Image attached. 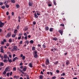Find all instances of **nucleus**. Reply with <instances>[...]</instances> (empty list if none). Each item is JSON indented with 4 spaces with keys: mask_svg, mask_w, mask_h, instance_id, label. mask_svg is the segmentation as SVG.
I'll list each match as a JSON object with an SVG mask.
<instances>
[{
    "mask_svg": "<svg viewBox=\"0 0 79 79\" xmlns=\"http://www.w3.org/2000/svg\"><path fill=\"white\" fill-rule=\"evenodd\" d=\"M13 71H16V67H14L13 68Z\"/></svg>",
    "mask_w": 79,
    "mask_h": 79,
    "instance_id": "obj_33",
    "label": "nucleus"
},
{
    "mask_svg": "<svg viewBox=\"0 0 79 79\" xmlns=\"http://www.w3.org/2000/svg\"><path fill=\"white\" fill-rule=\"evenodd\" d=\"M53 28H51L49 29V31L50 32H52V31H53Z\"/></svg>",
    "mask_w": 79,
    "mask_h": 79,
    "instance_id": "obj_18",
    "label": "nucleus"
},
{
    "mask_svg": "<svg viewBox=\"0 0 79 79\" xmlns=\"http://www.w3.org/2000/svg\"><path fill=\"white\" fill-rule=\"evenodd\" d=\"M8 20H10V15L8 16Z\"/></svg>",
    "mask_w": 79,
    "mask_h": 79,
    "instance_id": "obj_46",
    "label": "nucleus"
},
{
    "mask_svg": "<svg viewBox=\"0 0 79 79\" xmlns=\"http://www.w3.org/2000/svg\"><path fill=\"white\" fill-rule=\"evenodd\" d=\"M11 33L10 32L7 34V35H6V38H8V37H11Z\"/></svg>",
    "mask_w": 79,
    "mask_h": 79,
    "instance_id": "obj_1",
    "label": "nucleus"
},
{
    "mask_svg": "<svg viewBox=\"0 0 79 79\" xmlns=\"http://www.w3.org/2000/svg\"><path fill=\"white\" fill-rule=\"evenodd\" d=\"M17 32H18V30H15L14 31V33L15 34H16L17 33Z\"/></svg>",
    "mask_w": 79,
    "mask_h": 79,
    "instance_id": "obj_25",
    "label": "nucleus"
},
{
    "mask_svg": "<svg viewBox=\"0 0 79 79\" xmlns=\"http://www.w3.org/2000/svg\"><path fill=\"white\" fill-rule=\"evenodd\" d=\"M45 63L46 65H48V64H50V62L49 61V60L48 59H47L45 61Z\"/></svg>",
    "mask_w": 79,
    "mask_h": 79,
    "instance_id": "obj_2",
    "label": "nucleus"
},
{
    "mask_svg": "<svg viewBox=\"0 0 79 79\" xmlns=\"http://www.w3.org/2000/svg\"><path fill=\"white\" fill-rule=\"evenodd\" d=\"M60 26H62V27H64V24H61Z\"/></svg>",
    "mask_w": 79,
    "mask_h": 79,
    "instance_id": "obj_50",
    "label": "nucleus"
},
{
    "mask_svg": "<svg viewBox=\"0 0 79 79\" xmlns=\"http://www.w3.org/2000/svg\"><path fill=\"white\" fill-rule=\"evenodd\" d=\"M53 2L54 5H56V2L54 0L53 1Z\"/></svg>",
    "mask_w": 79,
    "mask_h": 79,
    "instance_id": "obj_35",
    "label": "nucleus"
},
{
    "mask_svg": "<svg viewBox=\"0 0 79 79\" xmlns=\"http://www.w3.org/2000/svg\"><path fill=\"white\" fill-rule=\"evenodd\" d=\"M17 69L19 71H20L21 72H22L21 70L19 68H18Z\"/></svg>",
    "mask_w": 79,
    "mask_h": 79,
    "instance_id": "obj_28",
    "label": "nucleus"
},
{
    "mask_svg": "<svg viewBox=\"0 0 79 79\" xmlns=\"http://www.w3.org/2000/svg\"><path fill=\"white\" fill-rule=\"evenodd\" d=\"M28 5L29 6H32L33 5V2H29Z\"/></svg>",
    "mask_w": 79,
    "mask_h": 79,
    "instance_id": "obj_3",
    "label": "nucleus"
},
{
    "mask_svg": "<svg viewBox=\"0 0 79 79\" xmlns=\"http://www.w3.org/2000/svg\"><path fill=\"white\" fill-rule=\"evenodd\" d=\"M61 76H65V73H62V74H61Z\"/></svg>",
    "mask_w": 79,
    "mask_h": 79,
    "instance_id": "obj_39",
    "label": "nucleus"
},
{
    "mask_svg": "<svg viewBox=\"0 0 79 79\" xmlns=\"http://www.w3.org/2000/svg\"><path fill=\"white\" fill-rule=\"evenodd\" d=\"M16 6L17 8H19V4L16 5Z\"/></svg>",
    "mask_w": 79,
    "mask_h": 79,
    "instance_id": "obj_24",
    "label": "nucleus"
},
{
    "mask_svg": "<svg viewBox=\"0 0 79 79\" xmlns=\"http://www.w3.org/2000/svg\"><path fill=\"white\" fill-rule=\"evenodd\" d=\"M13 73V72H10V76H12V74Z\"/></svg>",
    "mask_w": 79,
    "mask_h": 79,
    "instance_id": "obj_58",
    "label": "nucleus"
},
{
    "mask_svg": "<svg viewBox=\"0 0 79 79\" xmlns=\"http://www.w3.org/2000/svg\"><path fill=\"white\" fill-rule=\"evenodd\" d=\"M38 17H39V16H38L37 15V14H36V13H35V17L37 18H38Z\"/></svg>",
    "mask_w": 79,
    "mask_h": 79,
    "instance_id": "obj_15",
    "label": "nucleus"
},
{
    "mask_svg": "<svg viewBox=\"0 0 79 79\" xmlns=\"http://www.w3.org/2000/svg\"><path fill=\"white\" fill-rule=\"evenodd\" d=\"M58 63V61H57L56 62L54 63L55 64H57Z\"/></svg>",
    "mask_w": 79,
    "mask_h": 79,
    "instance_id": "obj_44",
    "label": "nucleus"
},
{
    "mask_svg": "<svg viewBox=\"0 0 79 79\" xmlns=\"http://www.w3.org/2000/svg\"><path fill=\"white\" fill-rule=\"evenodd\" d=\"M28 29L27 28H25L24 29V31H27Z\"/></svg>",
    "mask_w": 79,
    "mask_h": 79,
    "instance_id": "obj_29",
    "label": "nucleus"
},
{
    "mask_svg": "<svg viewBox=\"0 0 79 79\" xmlns=\"http://www.w3.org/2000/svg\"><path fill=\"white\" fill-rule=\"evenodd\" d=\"M37 52L36 51L34 52V54H35V55L37 54Z\"/></svg>",
    "mask_w": 79,
    "mask_h": 79,
    "instance_id": "obj_51",
    "label": "nucleus"
},
{
    "mask_svg": "<svg viewBox=\"0 0 79 79\" xmlns=\"http://www.w3.org/2000/svg\"><path fill=\"white\" fill-rule=\"evenodd\" d=\"M26 69H27V67L26 66H24V68L23 69V71H26Z\"/></svg>",
    "mask_w": 79,
    "mask_h": 79,
    "instance_id": "obj_8",
    "label": "nucleus"
},
{
    "mask_svg": "<svg viewBox=\"0 0 79 79\" xmlns=\"http://www.w3.org/2000/svg\"><path fill=\"white\" fill-rule=\"evenodd\" d=\"M45 29L46 31H48L49 29V27H46L45 28Z\"/></svg>",
    "mask_w": 79,
    "mask_h": 79,
    "instance_id": "obj_13",
    "label": "nucleus"
},
{
    "mask_svg": "<svg viewBox=\"0 0 79 79\" xmlns=\"http://www.w3.org/2000/svg\"><path fill=\"white\" fill-rule=\"evenodd\" d=\"M55 77H52V79H55Z\"/></svg>",
    "mask_w": 79,
    "mask_h": 79,
    "instance_id": "obj_64",
    "label": "nucleus"
},
{
    "mask_svg": "<svg viewBox=\"0 0 79 79\" xmlns=\"http://www.w3.org/2000/svg\"><path fill=\"white\" fill-rule=\"evenodd\" d=\"M37 56H38V55H37V54H35L34 55V57H35V58H37Z\"/></svg>",
    "mask_w": 79,
    "mask_h": 79,
    "instance_id": "obj_23",
    "label": "nucleus"
},
{
    "mask_svg": "<svg viewBox=\"0 0 79 79\" xmlns=\"http://www.w3.org/2000/svg\"><path fill=\"white\" fill-rule=\"evenodd\" d=\"M52 39L54 40H55V41L57 40V38H56V37H54V38H53Z\"/></svg>",
    "mask_w": 79,
    "mask_h": 79,
    "instance_id": "obj_20",
    "label": "nucleus"
},
{
    "mask_svg": "<svg viewBox=\"0 0 79 79\" xmlns=\"http://www.w3.org/2000/svg\"><path fill=\"white\" fill-rule=\"evenodd\" d=\"M5 25V23H0V27H2Z\"/></svg>",
    "mask_w": 79,
    "mask_h": 79,
    "instance_id": "obj_5",
    "label": "nucleus"
},
{
    "mask_svg": "<svg viewBox=\"0 0 79 79\" xmlns=\"http://www.w3.org/2000/svg\"><path fill=\"white\" fill-rule=\"evenodd\" d=\"M13 49L15 51H17V50H18V47L16 46H14Z\"/></svg>",
    "mask_w": 79,
    "mask_h": 79,
    "instance_id": "obj_6",
    "label": "nucleus"
},
{
    "mask_svg": "<svg viewBox=\"0 0 79 79\" xmlns=\"http://www.w3.org/2000/svg\"><path fill=\"white\" fill-rule=\"evenodd\" d=\"M3 3H4V4H5V5H7V4H8V1H5Z\"/></svg>",
    "mask_w": 79,
    "mask_h": 79,
    "instance_id": "obj_11",
    "label": "nucleus"
},
{
    "mask_svg": "<svg viewBox=\"0 0 79 79\" xmlns=\"http://www.w3.org/2000/svg\"><path fill=\"white\" fill-rule=\"evenodd\" d=\"M14 12H12V13H11V15H14Z\"/></svg>",
    "mask_w": 79,
    "mask_h": 79,
    "instance_id": "obj_63",
    "label": "nucleus"
},
{
    "mask_svg": "<svg viewBox=\"0 0 79 79\" xmlns=\"http://www.w3.org/2000/svg\"><path fill=\"white\" fill-rule=\"evenodd\" d=\"M9 63H11V62H12V60L11 59L9 60Z\"/></svg>",
    "mask_w": 79,
    "mask_h": 79,
    "instance_id": "obj_41",
    "label": "nucleus"
},
{
    "mask_svg": "<svg viewBox=\"0 0 79 79\" xmlns=\"http://www.w3.org/2000/svg\"><path fill=\"white\" fill-rule=\"evenodd\" d=\"M29 43V42L28 40H27L25 41V44H27V45H28V44Z\"/></svg>",
    "mask_w": 79,
    "mask_h": 79,
    "instance_id": "obj_14",
    "label": "nucleus"
},
{
    "mask_svg": "<svg viewBox=\"0 0 79 79\" xmlns=\"http://www.w3.org/2000/svg\"><path fill=\"white\" fill-rule=\"evenodd\" d=\"M35 50V47H32V50Z\"/></svg>",
    "mask_w": 79,
    "mask_h": 79,
    "instance_id": "obj_27",
    "label": "nucleus"
},
{
    "mask_svg": "<svg viewBox=\"0 0 79 79\" xmlns=\"http://www.w3.org/2000/svg\"><path fill=\"white\" fill-rule=\"evenodd\" d=\"M26 58V57H25V56H23L22 57V60H24L25 59V58Z\"/></svg>",
    "mask_w": 79,
    "mask_h": 79,
    "instance_id": "obj_31",
    "label": "nucleus"
},
{
    "mask_svg": "<svg viewBox=\"0 0 79 79\" xmlns=\"http://www.w3.org/2000/svg\"><path fill=\"white\" fill-rule=\"evenodd\" d=\"M19 44H23V41H20L19 43Z\"/></svg>",
    "mask_w": 79,
    "mask_h": 79,
    "instance_id": "obj_48",
    "label": "nucleus"
},
{
    "mask_svg": "<svg viewBox=\"0 0 79 79\" xmlns=\"http://www.w3.org/2000/svg\"><path fill=\"white\" fill-rule=\"evenodd\" d=\"M4 51V50H3H3H1L0 52L1 53H4V51Z\"/></svg>",
    "mask_w": 79,
    "mask_h": 79,
    "instance_id": "obj_47",
    "label": "nucleus"
},
{
    "mask_svg": "<svg viewBox=\"0 0 79 79\" xmlns=\"http://www.w3.org/2000/svg\"><path fill=\"white\" fill-rule=\"evenodd\" d=\"M24 37L23 36L22 38V40H24Z\"/></svg>",
    "mask_w": 79,
    "mask_h": 79,
    "instance_id": "obj_60",
    "label": "nucleus"
},
{
    "mask_svg": "<svg viewBox=\"0 0 79 79\" xmlns=\"http://www.w3.org/2000/svg\"><path fill=\"white\" fill-rule=\"evenodd\" d=\"M24 39L25 40H27V36H25Z\"/></svg>",
    "mask_w": 79,
    "mask_h": 79,
    "instance_id": "obj_34",
    "label": "nucleus"
},
{
    "mask_svg": "<svg viewBox=\"0 0 79 79\" xmlns=\"http://www.w3.org/2000/svg\"><path fill=\"white\" fill-rule=\"evenodd\" d=\"M10 75V73H7V77H9V75Z\"/></svg>",
    "mask_w": 79,
    "mask_h": 79,
    "instance_id": "obj_42",
    "label": "nucleus"
},
{
    "mask_svg": "<svg viewBox=\"0 0 79 79\" xmlns=\"http://www.w3.org/2000/svg\"><path fill=\"white\" fill-rule=\"evenodd\" d=\"M6 14L7 15H9V12H7L6 13Z\"/></svg>",
    "mask_w": 79,
    "mask_h": 79,
    "instance_id": "obj_62",
    "label": "nucleus"
},
{
    "mask_svg": "<svg viewBox=\"0 0 79 79\" xmlns=\"http://www.w3.org/2000/svg\"><path fill=\"white\" fill-rule=\"evenodd\" d=\"M56 73H60V71H59V70H57Z\"/></svg>",
    "mask_w": 79,
    "mask_h": 79,
    "instance_id": "obj_59",
    "label": "nucleus"
},
{
    "mask_svg": "<svg viewBox=\"0 0 79 79\" xmlns=\"http://www.w3.org/2000/svg\"><path fill=\"white\" fill-rule=\"evenodd\" d=\"M8 58V56L6 54H5L4 56V58H5L6 59Z\"/></svg>",
    "mask_w": 79,
    "mask_h": 79,
    "instance_id": "obj_12",
    "label": "nucleus"
},
{
    "mask_svg": "<svg viewBox=\"0 0 79 79\" xmlns=\"http://www.w3.org/2000/svg\"><path fill=\"white\" fill-rule=\"evenodd\" d=\"M43 47L44 48H46V46L44 44L43 45Z\"/></svg>",
    "mask_w": 79,
    "mask_h": 79,
    "instance_id": "obj_61",
    "label": "nucleus"
},
{
    "mask_svg": "<svg viewBox=\"0 0 79 79\" xmlns=\"http://www.w3.org/2000/svg\"><path fill=\"white\" fill-rule=\"evenodd\" d=\"M23 63L21 62V63H20V64H19V65H20V66H22V65H23Z\"/></svg>",
    "mask_w": 79,
    "mask_h": 79,
    "instance_id": "obj_53",
    "label": "nucleus"
},
{
    "mask_svg": "<svg viewBox=\"0 0 79 79\" xmlns=\"http://www.w3.org/2000/svg\"><path fill=\"white\" fill-rule=\"evenodd\" d=\"M16 35L13 34L12 35V37L15 38V37H16Z\"/></svg>",
    "mask_w": 79,
    "mask_h": 79,
    "instance_id": "obj_19",
    "label": "nucleus"
},
{
    "mask_svg": "<svg viewBox=\"0 0 79 79\" xmlns=\"http://www.w3.org/2000/svg\"><path fill=\"white\" fill-rule=\"evenodd\" d=\"M21 39V36H20V37H18V40H20Z\"/></svg>",
    "mask_w": 79,
    "mask_h": 79,
    "instance_id": "obj_40",
    "label": "nucleus"
},
{
    "mask_svg": "<svg viewBox=\"0 0 79 79\" xmlns=\"http://www.w3.org/2000/svg\"><path fill=\"white\" fill-rule=\"evenodd\" d=\"M6 72L5 71H4L3 73V74H4V75H5V74H6Z\"/></svg>",
    "mask_w": 79,
    "mask_h": 79,
    "instance_id": "obj_30",
    "label": "nucleus"
},
{
    "mask_svg": "<svg viewBox=\"0 0 79 79\" xmlns=\"http://www.w3.org/2000/svg\"><path fill=\"white\" fill-rule=\"evenodd\" d=\"M29 67H30V68H32V67H33V66H32V63H30L29 64Z\"/></svg>",
    "mask_w": 79,
    "mask_h": 79,
    "instance_id": "obj_10",
    "label": "nucleus"
},
{
    "mask_svg": "<svg viewBox=\"0 0 79 79\" xmlns=\"http://www.w3.org/2000/svg\"><path fill=\"white\" fill-rule=\"evenodd\" d=\"M30 44H33L34 43V41L33 40H31L30 41Z\"/></svg>",
    "mask_w": 79,
    "mask_h": 79,
    "instance_id": "obj_17",
    "label": "nucleus"
},
{
    "mask_svg": "<svg viewBox=\"0 0 79 79\" xmlns=\"http://www.w3.org/2000/svg\"><path fill=\"white\" fill-rule=\"evenodd\" d=\"M4 44H5V43H4V42L3 41H2L1 42V45H4Z\"/></svg>",
    "mask_w": 79,
    "mask_h": 79,
    "instance_id": "obj_32",
    "label": "nucleus"
},
{
    "mask_svg": "<svg viewBox=\"0 0 79 79\" xmlns=\"http://www.w3.org/2000/svg\"><path fill=\"white\" fill-rule=\"evenodd\" d=\"M24 35L25 36H27V33H24Z\"/></svg>",
    "mask_w": 79,
    "mask_h": 79,
    "instance_id": "obj_37",
    "label": "nucleus"
},
{
    "mask_svg": "<svg viewBox=\"0 0 79 79\" xmlns=\"http://www.w3.org/2000/svg\"><path fill=\"white\" fill-rule=\"evenodd\" d=\"M33 23L34 25H35L36 24V22L35 21H34L33 22Z\"/></svg>",
    "mask_w": 79,
    "mask_h": 79,
    "instance_id": "obj_43",
    "label": "nucleus"
},
{
    "mask_svg": "<svg viewBox=\"0 0 79 79\" xmlns=\"http://www.w3.org/2000/svg\"><path fill=\"white\" fill-rule=\"evenodd\" d=\"M1 8L3 9H5V6H1Z\"/></svg>",
    "mask_w": 79,
    "mask_h": 79,
    "instance_id": "obj_26",
    "label": "nucleus"
},
{
    "mask_svg": "<svg viewBox=\"0 0 79 79\" xmlns=\"http://www.w3.org/2000/svg\"><path fill=\"white\" fill-rule=\"evenodd\" d=\"M70 63V62H69V61L68 60H66V64L67 65H69Z\"/></svg>",
    "mask_w": 79,
    "mask_h": 79,
    "instance_id": "obj_7",
    "label": "nucleus"
},
{
    "mask_svg": "<svg viewBox=\"0 0 79 79\" xmlns=\"http://www.w3.org/2000/svg\"><path fill=\"white\" fill-rule=\"evenodd\" d=\"M19 26L18 25L17 27V29H19Z\"/></svg>",
    "mask_w": 79,
    "mask_h": 79,
    "instance_id": "obj_55",
    "label": "nucleus"
},
{
    "mask_svg": "<svg viewBox=\"0 0 79 79\" xmlns=\"http://www.w3.org/2000/svg\"><path fill=\"white\" fill-rule=\"evenodd\" d=\"M9 42H12V40L11 39H10L9 40Z\"/></svg>",
    "mask_w": 79,
    "mask_h": 79,
    "instance_id": "obj_45",
    "label": "nucleus"
},
{
    "mask_svg": "<svg viewBox=\"0 0 79 79\" xmlns=\"http://www.w3.org/2000/svg\"><path fill=\"white\" fill-rule=\"evenodd\" d=\"M3 40L4 42H6V39H4Z\"/></svg>",
    "mask_w": 79,
    "mask_h": 79,
    "instance_id": "obj_52",
    "label": "nucleus"
},
{
    "mask_svg": "<svg viewBox=\"0 0 79 79\" xmlns=\"http://www.w3.org/2000/svg\"><path fill=\"white\" fill-rule=\"evenodd\" d=\"M59 32L60 33L61 35H62L63 33V30H59Z\"/></svg>",
    "mask_w": 79,
    "mask_h": 79,
    "instance_id": "obj_4",
    "label": "nucleus"
},
{
    "mask_svg": "<svg viewBox=\"0 0 79 79\" xmlns=\"http://www.w3.org/2000/svg\"><path fill=\"white\" fill-rule=\"evenodd\" d=\"M3 61L4 62H6V61H7V60H3Z\"/></svg>",
    "mask_w": 79,
    "mask_h": 79,
    "instance_id": "obj_57",
    "label": "nucleus"
},
{
    "mask_svg": "<svg viewBox=\"0 0 79 79\" xmlns=\"http://www.w3.org/2000/svg\"><path fill=\"white\" fill-rule=\"evenodd\" d=\"M11 2L12 3H15L16 2V1H15V0H11Z\"/></svg>",
    "mask_w": 79,
    "mask_h": 79,
    "instance_id": "obj_16",
    "label": "nucleus"
},
{
    "mask_svg": "<svg viewBox=\"0 0 79 79\" xmlns=\"http://www.w3.org/2000/svg\"><path fill=\"white\" fill-rule=\"evenodd\" d=\"M18 60V57H15L13 60V61H15V60Z\"/></svg>",
    "mask_w": 79,
    "mask_h": 79,
    "instance_id": "obj_9",
    "label": "nucleus"
},
{
    "mask_svg": "<svg viewBox=\"0 0 79 79\" xmlns=\"http://www.w3.org/2000/svg\"><path fill=\"white\" fill-rule=\"evenodd\" d=\"M1 66H3V65H4V64H3V63H1Z\"/></svg>",
    "mask_w": 79,
    "mask_h": 79,
    "instance_id": "obj_49",
    "label": "nucleus"
},
{
    "mask_svg": "<svg viewBox=\"0 0 79 79\" xmlns=\"http://www.w3.org/2000/svg\"><path fill=\"white\" fill-rule=\"evenodd\" d=\"M3 46H2L1 47V50H3Z\"/></svg>",
    "mask_w": 79,
    "mask_h": 79,
    "instance_id": "obj_38",
    "label": "nucleus"
},
{
    "mask_svg": "<svg viewBox=\"0 0 79 79\" xmlns=\"http://www.w3.org/2000/svg\"><path fill=\"white\" fill-rule=\"evenodd\" d=\"M3 5V2H0V5H1V6H2V5Z\"/></svg>",
    "mask_w": 79,
    "mask_h": 79,
    "instance_id": "obj_36",
    "label": "nucleus"
},
{
    "mask_svg": "<svg viewBox=\"0 0 79 79\" xmlns=\"http://www.w3.org/2000/svg\"><path fill=\"white\" fill-rule=\"evenodd\" d=\"M5 71L7 72V71H8V69L7 68H6L5 69Z\"/></svg>",
    "mask_w": 79,
    "mask_h": 79,
    "instance_id": "obj_56",
    "label": "nucleus"
},
{
    "mask_svg": "<svg viewBox=\"0 0 79 79\" xmlns=\"http://www.w3.org/2000/svg\"><path fill=\"white\" fill-rule=\"evenodd\" d=\"M37 15H38L39 16V15H40V12L38 13H37Z\"/></svg>",
    "mask_w": 79,
    "mask_h": 79,
    "instance_id": "obj_54",
    "label": "nucleus"
},
{
    "mask_svg": "<svg viewBox=\"0 0 79 79\" xmlns=\"http://www.w3.org/2000/svg\"><path fill=\"white\" fill-rule=\"evenodd\" d=\"M5 5L6 8H9V7H10V6H9V5L8 4H6Z\"/></svg>",
    "mask_w": 79,
    "mask_h": 79,
    "instance_id": "obj_21",
    "label": "nucleus"
},
{
    "mask_svg": "<svg viewBox=\"0 0 79 79\" xmlns=\"http://www.w3.org/2000/svg\"><path fill=\"white\" fill-rule=\"evenodd\" d=\"M40 78L41 79H43V75H40Z\"/></svg>",
    "mask_w": 79,
    "mask_h": 79,
    "instance_id": "obj_22",
    "label": "nucleus"
}]
</instances>
